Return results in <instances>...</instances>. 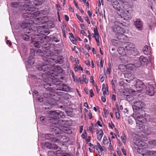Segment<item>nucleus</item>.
<instances>
[{
	"mask_svg": "<svg viewBox=\"0 0 156 156\" xmlns=\"http://www.w3.org/2000/svg\"><path fill=\"white\" fill-rule=\"evenodd\" d=\"M85 48L86 49H87L88 50H90V47L89 45H86L85 46Z\"/></svg>",
	"mask_w": 156,
	"mask_h": 156,
	"instance_id": "63",
	"label": "nucleus"
},
{
	"mask_svg": "<svg viewBox=\"0 0 156 156\" xmlns=\"http://www.w3.org/2000/svg\"><path fill=\"white\" fill-rule=\"evenodd\" d=\"M94 34L96 36H99V34L98 32L97 29H95V28H94Z\"/></svg>",
	"mask_w": 156,
	"mask_h": 156,
	"instance_id": "48",
	"label": "nucleus"
},
{
	"mask_svg": "<svg viewBox=\"0 0 156 156\" xmlns=\"http://www.w3.org/2000/svg\"><path fill=\"white\" fill-rule=\"evenodd\" d=\"M111 3L113 6V7L115 9L118 10L119 12L121 11L124 12V10L122 9H120V5L119 2L117 0H112Z\"/></svg>",
	"mask_w": 156,
	"mask_h": 156,
	"instance_id": "10",
	"label": "nucleus"
},
{
	"mask_svg": "<svg viewBox=\"0 0 156 156\" xmlns=\"http://www.w3.org/2000/svg\"><path fill=\"white\" fill-rule=\"evenodd\" d=\"M51 135L50 134H46L44 135L45 138L50 140L52 138L51 137Z\"/></svg>",
	"mask_w": 156,
	"mask_h": 156,
	"instance_id": "36",
	"label": "nucleus"
},
{
	"mask_svg": "<svg viewBox=\"0 0 156 156\" xmlns=\"http://www.w3.org/2000/svg\"><path fill=\"white\" fill-rule=\"evenodd\" d=\"M140 63L143 65H147L148 62V60L147 58L143 55L141 56L139 58Z\"/></svg>",
	"mask_w": 156,
	"mask_h": 156,
	"instance_id": "15",
	"label": "nucleus"
},
{
	"mask_svg": "<svg viewBox=\"0 0 156 156\" xmlns=\"http://www.w3.org/2000/svg\"><path fill=\"white\" fill-rule=\"evenodd\" d=\"M145 106L144 103L140 100H137L134 103L132 108L135 112H138L140 110L144 108Z\"/></svg>",
	"mask_w": 156,
	"mask_h": 156,
	"instance_id": "5",
	"label": "nucleus"
},
{
	"mask_svg": "<svg viewBox=\"0 0 156 156\" xmlns=\"http://www.w3.org/2000/svg\"><path fill=\"white\" fill-rule=\"evenodd\" d=\"M87 115H88L89 119H91L92 118V115L90 112H88L87 114Z\"/></svg>",
	"mask_w": 156,
	"mask_h": 156,
	"instance_id": "57",
	"label": "nucleus"
},
{
	"mask_svg": "<svg viewBox=\"0 0 156 156\" xmlns=\"http://www.w3.org/2000/svg\"><path fill=\"white\" fill-rule=\"evenodd\" d=\"M129 54L132 55L134 56H136L139 55V52L136 48L135 47L133 49V50Z\"/></svg>",
	"mask_w": 156,
	"mask_h": 156,
	"instance_id": "23",
	"label": "nucleus"
},
{
	"mask_svg": "<svg viewBox=\"0 0 156 156\" xmlns=\"http://www.w3.org/2000/svg\"><path fill=\"white\" fill-rule=\"evenodd\" d=\"M101 100L102 101L105 102L106 101V98H105V96L103 95V96H102L101 97Z\"/></svg>",
	"mask_w": 156,
	"mask_h": 156,
	"instance_id": "52",
	"label": "nucleus"
},
{
	"mask_svg": "<svg viewBox=\"0 0 156 156\" xmlns=\"http://www.w3.org/2000/svg\"><path fill=\"white\" fill-rule=\"evenodd\" d=\"M69 38L72 42L74 44H76V41L74 37L69 36Z\"/></svg>",
	"mask_w": 156,
	"mask_h": 156,
	"instance_id": "35",
	"label": "nucleus"
},
{
	"mask_svg": "<svg viewBox=\"0 0 156 156\" xmlns=\"http://www.w3.org/2000/svg\"><path fill=\"white\" fill-rule=\"evenodd\" d=\"M21 9L25 12L23 13V18L27 19V20L33 19L39 15L38 12L35 11L34 7L30 5H25L23 7H21Z\"/></svg>",
	"mask_w": 156,
	"mask_h": 156,
	"instance_id": "1",
	"label": "nucleus"
},
{
	"mask_svg": "<svg viewBox=\"0 0 156 156\" xmlns=\"http://www.w3.org/2000/svg\"><path fill=\"white\" fill-rule=\"evenodd\" d=\"M145 119L147 121H150L151 120L150 117L148 115H147V116H145Z\"/></svg>",
	"mask_w": 156,
	"mask_h": 156,
	"instance_id": "43",
	"label": "nucleus"
},
{
	"mask_svg": "<svg viewBox=\"0 0 156 156\" xmlns=\"http://www.w3.org/2000/svg\"><path fill=\"white\" fill-rule=\"evenodd\" d=\"M143 51L144 53L146 55H149L151 54L150 48H149L147 45H145L144 47Z\"/></svg>",
	"mask_w": 156,
	"mask_h": 156,
	"instance_id": "17",
	"label": "nucleus"
},
{
	"mask_svg": "<svg viewBox=\"0 0 156 156\" xmlns=\"http://www.w3.org/2000/svg\"><path fill=\"white\" fill-rule=\"evenodd\" d=\"M111 70V68H107V73L109 74H110Z\"/></svg>",
	"mask_w": 156,
	"mask_h": 156,
	"instance_id": "60",
	"label": "nucleus"
},
{
	"mask_svg": "<svg viewBox=\"0 0 156 156\" xmlns=\"http://www.w3.org/2000/svg\"><path fill=\"white\" fill-rule=\"evenodd\" d=\"M37 101L40 102H41L43 101V98L41 97H37Z\"/></svg>",
	"mask_w": 156,
	"mask_h": 156,
	"instance_id": "45",
	"label": "nucleus"
},
{
	"mask_svg": "<svg viewBox=\"0 0 156 156\" xmlns=\"http://www.w3.org/2000/svg\"><path fill=\"white\" fill-rule=\"evenodd\" d=\"M87 130L88 132H90L92 133H93L94 132V129L92 123H91V126H90L87 128Z\"/></svg>",
	"mask_w": 156,
	"mask_h": 156,
	"instance_id": "29",
	"label": "nucleus"
},
{
	"mask_svg": "<svg viewBox=\"0 0 156 156\" xmlns=\"http://www.w3.org/2000/svg\"><path fill=\"white\" fill-rule=\"evenodd\" d=\"M136 27L139 30H142L143 28V24L142 21L139 19H137L134 22Z\"/></svg>",
	"mask_w": 156,
	"mask_h": 156,
	"instance_id": "11",
	"label": "nucleus"
},
{
	"mask_svg": "<svg viewBox=\"0 0 156 156\" xmlns=\"http://www.w3.org/2000/svg\"><path fill=\"white\" fill-rule=\"evenodd\" d=\"M62 90L65 91H68L69 90V87L66 85L63 84L62 86Z\"/></svg>",
	"mask_w": 156,
	"mask_h": 156,
	"instance_id": "32",
	"label": "nucleus"
},
{
	"mask_svg": "<svg viewBox=\"0 0 156 156\" xmlns=\"http://www.w3.org/2000/svg\"><path fill=\"white\" fill-rule=\"evenodd\" d=\"M39 42L38 41H35L34 43V46L37 48H39L40 47V45L39 44Z\"/></svg>",
	"mask_w": 156,
	"mask_h": 156,
	"instance_id": "40",
	"label": "nucleus"
},
{
	"mask_svg": "<svg viewBox=\"0 0 156 156\" xmlns=\"http://www.w3.org/2000/svg\"><path fill=\"white\" fill-rule=\"evenodd\" d=\"M109 126L110 127L112 128H113V127H115V126L113 123L111 122V123H109Z\"/></svg>",
	"mask_w": 156,
	"mask_h": 156,
	"instance_id": "54",
	"label": "nucleus"
},
{
	"mask_svg": "<svg viewBox=\"0 0 156 156\" xmlns=\"http://www.w3.org/2000/svg\"><path fill=\"white\" fill-rule=\"evenodd\" d=\"M115 25L113 28V30L115 33L116 36L122 37V38H120L121 40H123L124 38H127L126 36L124 34L125 33L126 31L124 29V26L122 23L115 21L114 23Z\"/></svg>",
	"mask_w": 156,
	"mask_h": 156,
	"instance_id": "3",
	"label": "nucleus"
},
{
	"mask_svg": "<svg viewBox=\"0 0 156 156\" xmlns=\"http://www.w3.org/2000/svg\"><path fill=\"white\" fill-rule=\"evenodd\" d=\"M40 36L41 35H37V36L38 37L40 38V39L38 41V42H39L40 43H44L46 41V37L44 36V37H40Z\"/></svg>",
	"mask_w": 156,
	"mask_h": 156,
	"instance_id": "25",
	"label": "nucleus"
},
{
	"mask_svg": "<svg viewBox=\"0 0 156 156\" xmlns=\"http://www.w3.org/2000/svg\"><path fill=\"white\" fill-rule=\"evenodd\" d=\"M123 8L126 10L127 12L129 14L132 13L133 12V5L129 4L126 2H123L122 4Z\"/></svg>",
	"mask_w": 156,
	"mask_h": 156,
	"instance_id": "7",
	"label": "nucleus"
},
{
	"mask_svg": "<svg viewBox=\"0 0 156 156\" xmlns=\"http://www.w3.org/2000/svg\"><path fill=\"white\" fill-rule=\"evenodd\" d=\"M146 93L150 96H152L154 94V88L151 84H148L147 86Z\"/></svg>",
	"mask_w": 156,
	"mask_h": 156,
	"instance_id": "8",
	"label": "nucleus"
},
{
	"mask_svg": "<svg viewBox=\"0 0 156 156\" xmlns=\"http://www.w3.org/2000/svg\"><path fill=\"white\" fill-rule=\"evenodd\" d=\"M108 141L109 140H108L106 136L105 135L104 136L102 141V143H103V144H104V145H106L108 144H109Z\"/></svg>",
	"mask_w": 156,
	"mask_h": 156,
	"instance_id": "27",
	"label": "nucleus"
},
{
	"mask_svg": "<svg viewBox=\"0 0 156 156\" xmlns=\"http://www.w3.org/2000/svg\"><path fill=\"white\" fill-rule=\"evenodd\" d=\"M50 141H52L54 142H59V138L58 139H56V138H51L50 139Z\"/></svg>",
	"mask_w": 156,
	"mask_h": 156,
	"instance_id": "39",
	"label": "nucleus"
},
{
	"mask_svg": "<svg viewBox=\"0 0 156 156\" xmlns=\"http://www.w3.org/2000/svg\"><path fill=\"white\" fill-rule=\"evenodd\" d=\"M95 147L97 151H104L105 152L107 151L104 146H101L98 142H97L95 145Z\"/></svg>",
	"mask_w": 156,
	"mask_h": 156,
	"instance_id": "14",
	"label": "nucleus"
},
{
	"mask_svg": "<svg viewBox=\"0 0 156 156\" xmlns=\"http://www.w3.org/2000/svg\"><path fill=\"white\" fill-rule=\"evenodd\" d=\"M63 62V59L61 58L59 59H58L55 62L59 64H62Z\"/></svg>",
	"mask_w": 156,
	"mask_h": 156,
	"instance_id": "37",
	"label": "nucleus"
},
{
	"mask_svg": "<svg viewBox=\"0 0 156 156\" xmlns=\"http://www.w3.org/2000/svg\"><path fill=\"white\" fill-rule=\"evenodd\" d=\"M112 99L114 101H115V94H112L111 97Z\"/></svg>",
	"mask_w": 156,
	"mask_h": 156,
	"instance_id": "55",
	"label": "nucleus"
},
{
	"mask_svg": "<svg viewBox=\"0 0 156 156\" xmlns=\"http://www.w3.org/2000/svg\"><path fill=\"white\" fill-rule=\"evenodd\" d=\"M136 88L138 89V90H142V89L145 87V85L143 83L139 80H136V84L135 85Z\"/></svg>",
	"mask_w": 156,
	"mask_h": 156,
	"instance_id": "13",
	"label": "nucleus"
},
{
	"mask_svg": "<svg viewBox=\"0 0 156 156\" xmlns=\"http://www.w3.org/2000/svg\"><path fill=\"white\" fill-rule=\"evenodd\" d=\"M40 119L42 122L44 123L46 122L45 119L44 117H41Z\"/></svg>",
	"mask_w": 156,
	"mask_h": 156,
	"instance_id": "47",
	"label": "nucleus"
},
{
	"mask_svg": "<svg viewBox=\"0 0 156 156\" xmlns=\"http://www.w3.org/2000/svg\"><path fill=\"white\" fill-rule=\"evenodd\" d=\"M116 117L117 119L119 118L120 117V114L119 112H116L115 113Z\"/></svg>",
	"mask_w": 156,
	"mask_h": 156,
	"instance_id": "53",
	"label": "nucleus"
},
{
	"mask_svg": "<svg viewBox=\"0 0 156 156\" xmlns=\"http://www.w3.org/2000/svg\"><path fill=\"white\" fill-rule=\"evenodd\" d=\"M135 67V66L134 65L131 64H128L126 66V68L130 70H133L134 69Z\"/></svg>",
	"mask_w": 156,
	"mask_h": 156,
	"instance_id": "30",
	"label": "nucleus"
},
{
	"mask_svg": "<svg viewBox=\"0 0 156 156\" xmlns=\"http://www.w3.org/2000/svg\"><path fill=\"white\" fill-rule=\"evenodd\" d=\"M54 60V59L51 58H48L45 61V63H44L43 62L39 63L41 65H38L37 66V68L39 70H43L45 72V73L42 75L43 76L44 75H47L48 77H49L51 74V64L50 62H52V61Z\"/></svg>",
	"mask_w": 156,
	"mask_h": 156,
	"instance_id": "2",
	"label": "nucleus"
},
{
	"mask_svg": "<svg viewBox=\"0 0 156 156\" xmlns=\"http://www.w3.org/2000/svg\"><path fill=\"white\" fill-rule=\"evenodd\" d=\"M76 16L77 17V18L78 20L82 23H83V20L82 19L81 17L78 15V14H76Z\"/></svg>",
	"mask_w": 156,
	"mask_h": 156,
	"instance_id": "41",
	"label": "nucleus"
},
{
	"mask_svg": "<svg viewBox=\"0 0 156 156\" xmlns=\"http://www.w3.org/2000/svg\"><path fill=\"white\" fill-rule=\"evenodd\" d=\"M96 13L98 15L99 14V9L98 8V7H97L96 8Z\"/></svg>",
	"mask_w": 156,
	"mask_h": 156,
	"instance_id": "59",
	"label": "nucleus"
},
{
	"mask_svg": "<svg viewBox=\"0 0 156 156\" xmlns=\"http://www.w3.org/2000/svg\"><path fill=\"white\" fill-rule=\"evenodd\" d=\"M85 20L86 21H87V22L88 23V24H90V22L88 18L87 17H85Z\"/></svg>",
	"mask_w": 156,
	"mask_h": 156,
	"instance_id": "56",
	"label": "nucleus"
},
{
	"mask_svg": "<svg viewBox=\"0 0 156 156\" xmlns=\"http://www.w3.org/2000/svg\"><path fill=\"white\" fill-rule=\"evenodd\" d=\"M90 96L91 98H92L93 96H94V94L93 92V90L90 89Z\"/></svg>",
	"mask_w": 156,
	"mask_h": 156,
	"instance_id": "51",
	"label": "nucleus"
},
{
	"mask_svg": "<svg viewBox=\"0 0 156 156\" xmlns=\"http://www.w3.org/2000/svg\"><path fill=\"white\" fill-rule=\"evenodd\" d=\"M100 81L101 82H103L104 80V78L102 74H101L100 76Z\"/></svg>",
	"mask_w": 156,
	"mask_h": 156,
	"instance_id": "49",
	"label": "nucleus"
},
{
	"mask_svg": "<svg viewBox=\"0 0 156 156\" xmlns=\"http://www.w3.org/2000/svg\"><path fill=\"white\" fill-rule=\"evenodd\" d=\"M34 22V21H33L32 20H30V22L24 23V25H25V27H27L29 26L28 25H28H30V24H32Z\"/></svg>",
	"mask_w": 156,
	"mask_h": 156,
	"instance_id": "38",
	"label": "nucleus"
},
{
	"mask_svg": "<svg viewBox=\"0 0 156 156\" xmlns=\"http://www.w3.org/2000/svg\"><path fill=\"white\" fill-rule=\"evenodd\" d=\"M102 90L103 91V95L105 96V94H108V89L107 87H105V85L104 84H102Z\"/></svg>",
	"mask_w": 156,
	"mask_h": 156,
	"instance_id": "24",
	"label": "nucleus"
},
{
	"mask_svg": "<svg viewBox=\"0 0 156 156\" xmlns=\"http://www.w3.org/2000/svg\"><path fill=\"white\" fill-rule=\"evenodd\" d=\"M133 117L135 120L136 124L138 123V122L142 123L143 119V117L142 115L137 113L136 112H135L133 113Z\"/></svg>",
	"mask_w": 156,
	"mask_h": 156,
	"instance_id": "9",
	"label": "nucleus"
},
{
	"mask_svg": "<svg viewBox=\"0 0 156 156\" xmlns=\"http://www.w3.org/2000/svg\"><path fill=\"white\" fill-rule=\"evenodd\" d=\"M126 49L122 47H119L118 48V51L119 54L124 56L126 54Z\"/></svg>",
	"mask_w": 156,
	"mask_h": 156,
	"instance_id": "18",
	"label": "nucleus"
},
{
	"mask_svg": "<svg viewBox=\"0 0 156 156\" xmlns=\"http://www.w3.org/2000/svg\"><path fill=\"white\" fill-rule=\"evenodd\" d=\"M83 78L86 83H88V80H87L86 76L84 74L83 75Z\"/></svg>",
	"mask_w": 156,
	"mask_h": 156,
	"instance_id": "42",
	"label": "nucleus"
},
{
	"mask_svg": "<svg viewBox=\"0 0 156 156\" xmlns=\"http://www.w3.org/2000/svg\"><path fill=\"white\" fill-rule=\"evenodd\" d=\"M62 156H70V155L68 153H65L62 155Z\"/></svg>",
	"mask_w": 156,
	"mask_h": 156,
	"instance_id": "64",
	"label": "nucleus"
},
{
	"mask_svg": "<svg viewBox=\"0 0 156 156\" xmlns=\"http://www.w3.org/2000/svg\"><path fill=\"white\" fill-rule=\"evenodd\" d=\"M122 150L124 155L126 156V152L124 148H122Z\"/></svg>",
	"mask_w": 156,
	"mask_h": 156,
	"instance_id": "62",
	"label": "nucleus"
},
{
	"mask_svg": "<svg viewBox=\"0 0 156 156\" xmlns=\"http://www.w3.org/2000/svg\"><path fill=\"white\" fill-rule=\"evenodd\" d=\"M45 146L50 149L56 150L58 149V147L55 144H51L49 142H46L45 144Z\"/></svg>",
	"mask_w": 156,
	"mask_h": 156,
	"instance_id": "16",
	"label": "nucleus"
},
{
	"mask_svg": "<svg viewBox=\"0 0 156 156\" xmlns=\"http://www.w3.org/2000/svg\"><path fill=\"white\" fill-rule=\"evenodd\" d=\"M59 142L66 143L69 141V138L66 136H59Z\"/></svg>",
	"mask_w": 156,
	"mask_h": 156,
	"instance_id": "20",
	"label": "nucleus"
},
{
	"mask_svg": "<svg viewBox=\"0 0 156 156\" xmlns=\"http://www.w3.org/2000/svg\"><path fill=\"white\" fill-rule=\"evenodd\" d=\"M135 45L132 43L128 42L127 43L126 46H125L126 51L129 54L133 49L135 48Z\"/></svg>",
	"mask_w": 156,
	"mask_h": 156,
	"instance_id": "12",
	"label": "nucleus"
},
{
	"mask_svg": "<svg viewBox=\"0 0 156 156\" xmlns=\"http://www.w3.org/2000/svg\"><path fill=\"white\" fill-rule=\"evenodd\" d=\"M48 115L52 119H49L50 122L52 124H56L57 122V119L60 118L65 117L64 113L59 110L57 111H50L48 113Z\"/></svg>",
	"mask_w": 156,
	"mask_h": 156,
	"instance_id": "4",
	"label": "nucleus"
},
{
	"mask_svg": "<svg viewBox=\"0 0 156 156\" xmlns=\"http://www.w3.org/2000/svg\"><path fill=\"white\" fill-rule=\"evenodd\" d=\"M30 52L32 53V54L29 58L28 62L30 64H34V62L33 61H31V60L33 59L34 55V50L31 49Z\"/></svg>",
	"mask_w": 156,
	"mask_h": 156,
	"instance_id": "19",
	"label": "nucleus"
},
{
	"mask_svg": "<svg viewBox=\"0 0 156 156\" xmlns=\"http://www.w3.org/2000/svg\"><path fill=\"white\" fill-rule=\"evenodd\" d=\"M111 84H112V88H113L114 90L115 89V85L113 80H112L111 81Z\"/></svg>",
	"mask_w": 156,
	"mask_h": 156,
	"instance_id": "50",
	"label": "nucleus"
},
{
	"mask_svg": "<svg viewBox=\"0 0 156 156\" xmlns=\"http://www.w3.org/2000/svg\"><path fill=\"white\" fill-rule=\"evenodd\" d=\"M121 138L122 140L123 143H125L126 142V136L124 135H123L122 136H121Z\"/></svg>",
	"mask_w": 156,
	"mask_h": 156,
	"instance_id": "46",
	"label": "nucleus"
},
{
	"mask_svg": "<svg viewBox=\"0 0 156 156\" xmlns=\"http://www.w3.org/2000/svg\"><path fill=\"white\" fill-rule=\"evenodd\" d=\"M22 5L21 3H18L16 2H13L12 3L11 6L13 7L18 8Z\"/></svg>",
	"mask_w": 156,
	"mask_h": 156,
	"instance_id": "28",
	"label": "nucleus"
},
{
	"mask_svg": "<svg viewBox=\"0 0 156 156\" xmlns=\"http://www.w3.org/2000/svg\"><path fill=\"white\" fill-rule=\"evenodd\" d=\"M62 133L64 132L69 134H70L72 133V131L68 127H63L62 128Z\"/></svg>",
	"mask_w": 156,
	"mask_h": 156,
	"instance_id": "22",
	"label": "nucleus"
},
{
	"mask_svg": "<svg viewBox=\"0 0 156 156\" xmlns=\"http://www.w3.org/2000/svg\"><path fill=\"white\" fill-rule=\"evenodd\" d=\"M115 38L117 39H113L111 40L112 44L115 46H118L121 45L122 43L125 42V41L127 39L126 38H124L123 39V40H121L120 38H122V37L115 36Z\"/></svg>",
	"mask_w": 156,
	"mask_h": 156,
	"instance_id": "6",
	"label": "nucleus"
},
{
	"mask_svg": "<svg viewBox=\"0 0 156 156\" xmlns=\"http://www.w3.org/2000/svg\"><path fill=\"white\" fill-rule=\"evenodd\" d=\"M37 53L39 55H41V56H42L43 52L42 51H41V50H38Z\"/></svg>",
	"mask_w": 156,
	"mask_h": 156,
	"instance_id": "58",
	"label": "nucleus"
},
{
	"mask_svg": "<svg viewBox=\"0 0 156 156\" xmlns=\"http://www.w3.org/2000/svg\"><path fill=\"white\" fill-rule=\"evenodd\" d=\"M124 17V19L127 20H130L131 19V16L129 15H125L123 16Z\"/></svg>",
	"mask_w": 156,
	"mask_h": 156,
	"instance_id": "34",
	"label": "nucleus"
},
{
	"mask_svg": "<svg viewBox=\"0 0 156 156\" xmlns=\"http://www.w3.org/2000/svg\"><path fill=\"white\" fill-rule=\"evenodd\" d=\"M148 143L151 146L156 145V140L150 141L148 142Z\"/></svg>",
	"mask_w": 156,
	"mask_h": 156,
	"instance_id": "33",
	"label": "nucleus"
},
{
	"mask_svg": "<svg viewBox=\"0 0 156 156\" xmlns=\"http://www.w3.org/2000/svg\"><path fill=\"white\" fill-rule=\"evenodd\" d=\"M96 133L97 134V139L99 141H101L104 133L102 129H100L99 131L97 130Z\"/></svg>",
	"mask_w": 156,
	"mask_h": 156,
	"instance_id": "21",
	"label": "nucleus"
},
{
	"mask_svg": "<svg viewBox=\"0 0 156 156\" xmlns=\"http://www.w3.org/2000/svg\"><path fill=\"white\" fill-rule=\"evenodd\" d=\"M148 154L150 156H156V151H151L147 152Z\"/></svg>",
	"mask_w": 156,
	"mask_h": 156,
	"instance_id": "31",
	"label": "nucleus"
},
{
	"mask_svg": "<svg viewBox=\"0 0 156 156\" xmlns=\"http://www.w3.org/2000/svg\"><path fill=\"white\" fill-rule=\"evenodd\" d=\"M89 146L93 148L94 149L95 148V146H94L91 143H90L89 144Z\"/></svg>",
	"mask_w": 156,
	"mask_h": 156,
	"instance_id": "61",
	"label": "nucleus"
},
{
	"mask_svg": "<svg viewBox=\"0 0 156 156\" xmlns=\"http://www.w3.org/2000/svg\"><path fill=\"white\" fill-rule=\"evenodd\" d=\"M94 37L95 38V39L97 43L99 44L100 43L99 40V38L98 37V36H94Z\"/></svg>",
	"mask_w": 156,
	"mask_h": 156,
	"instance_id": "44",
	"label": "nucleus"
},
{
	"mask_svg": "<svg viewBox=\"0 0 156 156\" xmlns=\"http://www.w3.org/2000/svg\"><path fill=\"white\" fill-rule=\"evenodd\" d=\"M53 129L55 133L56 134H61L62 133V129H61L58 127H56L54 128Z\"/></svg>",
	"mask_w": 156,
	"mask_h": 156,
	"instance_id": "26",
	"label": "nucleus"
}]
</instances>
